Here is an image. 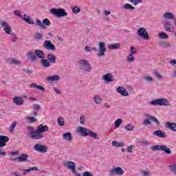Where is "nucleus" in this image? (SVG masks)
<instances>
[{
	"label": "nucleus",
	"mask_w": 176,
	"mask_h": 176,
	"mask_svg": "<svg viewBox=\"0 0 176 176\" xmlns=\"http://www.w3.org/2000/svg\"><path fill=\"white\" fill-rule=\"evenodd\" d=\"M158 37L160 38V39H168V35L164 32H160L158 34Z\"/></svg>",
	"instance_id": "obj_42"
},
{
	"label": "nucleus",
	"mask_w": 176,
	"mask_h": 176,
	"mask_svg": "<svg viewBox=\"0 0 176 176\" xmlns=\"http://www.w3.org/2000/svg\"><path fill=\"white\" fill-rule=\"evenodd\" d=\"M122 123H123V120H122L121 118L117 119L114 122V129H119V127L122 126Z\"/></svg>",
	"instance_id": "obj_35"
},
{
	"label": "nucleus",
	"mask_w": 176,
	"mask_h": 176,
	"mask_svg": "<svg viewBox=\"0 0 176 176\" xmlns=\"http://www.w3.org/2000/svg\"><path fill=\"white\" fill-rule=\"evenodd\" d=\"M160 47L162 49H168V47H171V43H168L167 42H162L160 43Z\"/></svg>",
	"instance_id": "obj_40"
},
{
	"label": "nucleus",
	"mask_w": 176,
	"mask_h": 176,
	"mask_svg": "<svg viewBox=\"0 0 176 176\" xmlns=\"http://www.w3.org/2000/svg\"><path fill=\"white\" fill-rule=\"evenodd\" d=\"M88 135H90V137L94 138V140H100V138H98V134L93 132L91 130L89 131Z\"/></svg>",
	"instance_id": "obj_41"
},
{
	"label": "nucleus",
	"mask_w": 176,
	"mask_h": 176,
	"mask_svg": "<svg viewBox=\"0 0 176 176\" xmlns=\"http://www.w3.org/2000/svg\"><path fill=\"white\" fill-rule=\"evenodd\" d=\"M155 76L158 78V79H163V76H162V74H160V73L157 72H155Z\"/></svg>",
	"instance_id": "obj_57"
},
{
	"label": "nucleus",
	"mask_w": 176,
	"mask_h": 176,
	"mask_svg": "<svg viewBox=\"0 0 176 176\" xmlns=\"http://www.w3.org/2000/svg\"><path fill=\"white\" fill-rule=\"evenodd\" d=\"M16 126H17V122H14L10 126V132L14 133V129H16Z\"/></svg>",
	"instance_id": "obj_45"
},
{
	"label": "nucleus",
	"mask_w": 176,
	"mask_h": 176,
	"mask_svg": "<svg viewBox=\"0 0 176 176\" xmlns=\"http://www.w3.org/2000/svg\"><path fill=\"white\" fill-rule=\"evenodd\" d=\"M26 56L31 61H36V56L34 52L28 51Z\"/></svg>",
	"instance_id": "obj_30"
},
{
	"label": "nucleus",
	"mask_w": 176,
	"mask_h": 176,
	"mask_svg": "<svg viewBox=\"0 0 176 176\" xmlns=\"http://www.w3.org/2000/svg\"><path fill=\"white\" fill-rule=\"evenodd\" d=\"M117 93H119L122 97H129L130 96V94H129V91H127V89L124 88V87L119 86L116 89Z\"/></svg>",
	"instance_id": "obj_14"
},
{
	"label": "nucleus",
	"mask_w": 176,
	"mask_h": 176,
	"mask_svg": "<svg viewBox=\"0 0 176 176\" xmlns=\"http://www.w3.org/2000/svg\"><path fill=\"white\" fill-rule=\"evenodd\" d=\"M109 175H118L122 176L124 174V170L120 166L113 167L109 170Z\"/></svg>",
	"instance_id": "obj_7"
},
{
	"label": "nucleus",
	"mask_w": 176,
	"mask_h": 176,
	"mask_svg": "<svg viewBox=\"0 0 176 176\" xmlns=\"http://www.w3.org/2000/svg\"><path fill=\"white\" fill-rule=\"evenodd\" d=\"M94 102L96 104V105H100V104L102 103V98L98 94H96L94 96Z\"/></svg>",
	"instance_id": "obj_28"
},
{
	"label": "nucleus",
	"mask_w": 176,
	"mask_h": 176,
	"mask_svg": "<svg viewBox=\"0 0 176 176\" xmlns=\"http://www.w3.org/2000/svg\"><path fill=\"white\" fill-rule=\"evenodd\" d=\"M72 12L74 14H78V13H79L80 12V8H78V7H74L72 9Z\"/></svg>",
	"instance_id": "obj_55"
},
{
	"label": "nucleus",
	"mask_w": 176,
	"mask_h": 176,
	"mask_svg": "<svg viewBox=\"0 0 176 176\" xmlns=\"http://www.w3.org/2000/svg\"><path fill=\"white\" fill-rule=\"evenodd\" d=\"M43 25H46L47 27H49L50 25V21H49V19H45L43 21Z\"/></svg>",
	"instance_id": "obj_54"
},
{
	"label": "nucleus",
	"mask_w": 176,
	"mask_h": 176,
	"mask_svg": "<svg viewBox=\"0 0 176 176\" xmlns=\"http://www.w3.org/2000/svg\"><path fill=\"white\" fill-rule=\"evenodd\" d=\"M150 105L153 107H170V101L167 98H158L155 99L149 102Z\"/></svg>",
	"instance_id": "obj_1"
},
{
	"label": "nucleus",
	"mask_w": 176,
	"mask_h": 176,
	"mask_svg": "<svg viewBox=\"0 0 176 176\" xmlns=\"http://www.w3.org/2000/svg\"><path fill=\"white\" fill-rule=\"evenodd\" d=\"M137 35L142 38L143 41H151V37L149 36V34L145 28H140L136 32Z\"/></svg>",
	"instance_id": "obj_5"
},
{
	"label": "nucleus",
	"mask_w": 176,
	"mask_h": 176,
	"mask_svg": "<svg viewBox=\"0 0 176 176\" xmlns=\"http://www.w3.org/2000/svg\"><path fill=\"white\" fill-rule=\"evenodd\" d=\"M164 28L165 31L167 32H173V25H171V22L166 21L164 23Z\"/></svg>",
	"instance_id": "obj_21"
},
{
	"label": "nucleus",
	"mask_w": 176,
	"mask_h": 176,
	"mask_svg": "<svg viewBox=\"0 0 176 176\" xmlns=\"http://www.w3.org/2000/svg\"><path fill=\"white\" fill-rule=\"evenodd\" d=\"M21 19L22 20L25 21V23H28V24H30L32 25H34V24H35V22L34 21V20H32V18L27 16L26 14H23V16H21Z\"/></svg>",
	"instance_id": "obj_23"
},
{
	"label": "nucleus",
	"mask_w": 176,
	"mask_h": 176,
	"mask_svg": "<svg viewBox=\"0 0 176 176\" xmlns=\"http://www.w3.org/2000/svg\"><path fill=\"white\" fill-rule=\"evenodd\" d=\"M102 80H104L106 83H111V82H113V76L112 74L107 73L102 76Z\"/></svg>",
	"instance_id": "obj_15"
},
{
	"label": "nucleus",
	"mask_w": 176,
	"mask_h": 176,
	"mask_svg": "<svg viewBox=\"0 0 176 176\" xmlns=\"http://www.w3.org/2000/svg\"><path fill=\"white\" fill-rule=\"evenodd\" d=\"M82 176H94V175H93V173L89 171H85L82 173Z\"/></svg>",
	"instance_id": "obj_58"
},
{
	"label": "nucleus",
	"mask_w": 176,
	"mask_h": 176,
	"mask_svg": "<svg viewBox=\"0 0 176 176\" xmlns=\"http://www.w3.org/2000/svg\"><path fill=\"white\" fill-rule=\"evenodd\" d=\"M12 102L16 105H23L24 104V98L21 96H15L12 99Z\"/></svg>",
	"instance_id": "obj_19"
},
{
	"label": "nucleus",
	"mask_w": 176,
	"mask_h": 176,
	"mask_svg": "<svg viewBox=\"0 0 176 176\" xmlns=\"http://www.w3.org/2000/svg\"><path fill=\"white\" fill-rule=\"evenodd\" d=\"M89 129H87V128L83 126H78L76 129V132L78 133V134H80V135L82 137H87V135H89Z\"/></svg>",
	"instance_id": "obj_12"
},
{
	"label": "nucleus",
	"mask_w": 176,
	"mask_h": 176,
	"mask_svg": "<svg viewBox=\"0 0 176 176\" xmlns=\"http://www.w3.org/2000/svg\"><path fill=\"white\" fill-rule=\"evenodd\" d=\"M79 64L80 65H81V67H82V69L83 71H85V72H90V71H91L92 68H91V65L90 63H89V62L85 59H81L79 60Z\"/></svg>",
	"instance_id": "obj_9"
},
{
	"label": "nucleus",
	"mask_w": 176,
	"mask_h": 176,
	"mask_svg": "<svg viewBox=\"0 0 176 176\" xmlns=\"http://www.w3.org/2000/svg\"><path fill=\"white\" fill-rule=\"evenodd\" d=\"M47 60L51 63L52 64H56V60H57V58L56 56L53 55V54H49L47 56Z\"/></svg>",
	"instance_id": "obj_33"
},
{
	"label": "nucleus",
	"mask_w": 176,
	"mask_h": 176,
	"mask_svg": "<svg viewBox=\"0 0 176 176\" xmlns=\"http://www.w3.org/2000/svg\"><path fill=\"white\" fill-rule=\"evenodd\" d=\"M62 137L65 141H68L69 142H70V141H72V134L71 133V132L63 133L62 135Z\"/></svg>",
	"instance_id": "obj_27"
},
{
	"label": "nucleus",
	"mask_w": 176,
	"mask_h": 176,
	"mask_svg": "<svg viewBox=\"0 0 176 176\" xmlns=\"http://www.w3.org/2000/svg\"><path fill=\"white\" fill-rule=\"evenodd\" d=\"M37 131H38L41 134H42V133H46V131H49V126L43 124H40L37 127Z\"/></svg>",
	"instance_id": "obj_24"
},
{
	"label": "nucleus",
	"mask_w": 176,
	"mask_h": 176,
	"mask_svg": "<svg viewBox=\"0 0 176 176\" xmlns=\"http://www.w3.org/2000/svg\"><path fill=\"white\" fill-rule=\"evenodd\" d=\"M27 129L28 130V131H30V135L32 134V133H34V128L32 126H27Z\"/></svg>",
	"instance_id": "obj_62"
},
{
	"label": "nucleus",
	"mask_w": 176,
	"mask_h": 176,
	"mask_svg": "<svg viewBox=\"0 0 176 176\" xmlns=\"http://www.w3.org/2000/svg\"><path fill=\"white\" fill-rule=\"evenodd\" d=\"M40 108L41 107H39L38 104H33V109H34V111H39Z\"/></svg>",
	"instance_id": "obj_60"
},
{
	"label": "nucleus",
	"mask_w": 176,
	"mask_h": 176,
	"mask_svg": "<svg viewBox=\"0 0 176 176\" xmlns=\"http://www.w3.org/2000/svg\"><path fill=\"white\" fill-rule=\"evenodd\" d=\"M153 135H155V137H158L159 138H166V137H167L166 132L162 130L155 131L153 132Z\"/></svg>",
	"instance_id": "obj_17"
},
{
	"label": "nucleus",
	"mask_w": 176,
	"mask_h": 176,
	"mask_svg": "<svg viewBox=\"0 0 176 176\" xmlns=\"http://www.w3.org/2000/svg\"><path fill=\"white\" fill-rule=\"evenodd\" d=\"M145 118L146 119L143 120V124H144V126H151V121L155 123L157 126H159V124H160V122H159V120L155 116H150L149 114H146L145 115Z\"/></svg>",
	"instance_id": "obj_4"
},
{
	"label": "nucleus",
	"mask_w": 176,
	"mask_h": 176,
	"mask_svg": "<svg viewBox=\"0 0 176 176\" xmlns=\"http://www.w3.org/2000/svg\"><path fill=\"white\" fill-rule=\"evenodd\" d=\"M34 54H36V57H38V58H41V60L45 58V52L41 50H35Z\"/></svg>",
	"instance_id": "obj_32"
},
{
	"label": "nucleus",
	"mask_w": 176,
	"mask_h": 176,
	"mask_svg": "<svg viewBox=\"0 0 176 176\" xmlns=\"http://www.w3.org/2000/svg\"><path fill=\"white\" fill-rule=\"evenodd\" d=\"M166 129H168V130H170V131H174L175 133H176V123L175 122H167L166 123Z\"/></svg>",
	"instance_id": "obj_20"
},
{
	"label": "nucleus",
	"mask_w": 176,
	"mask_h": 176,
	"mask_svg": "<svg viewBox=\"0 0 176 176\" xmlns=\"http://www.w3.org/2000/svg\"><path fill=\"white\" fill-rule=\"evenodd\" d=\"M175 16L173 12H166L163 14V18L166 20H174Z\"/></svg>",
	"instance_id": "obj_25"
},
{
	"label": "nucleus",
	"mask_w": 176,
	"mask_h": 176,
	"mask_svg": "<svg viewBox=\"0 0 176 176\" xmlns=\"http://www.w3.org/2000/svg\"><path fill=\"white\" fill-rule=\"evenodd\" d=\"M65 168L67 170H70L72 173H75V170H76V164L72 161H65L63 163Z\"/></svg>",
	"instance_id": "obj_11"
},
{
	"label": "nucleus",
	"mask_w": 176,
	"mask_h": 176,
	"mask_svg": "<svg viewBox=\"0 0 176 176\" xmlns=\"http://www.w3.org/2000/svg\"><path fill=\"white\" fill-rule=\"evenodd\" d=\"M28 159V155L25 153H23L21 155V156L17 157L14 159H11V160H15L18 162H27Z\"/></svg>",
	"instance_id": "obj_22"
},
{
	"label": "nucleus",
	"mask_w": 176,
	"mask_h": 176,
	"mask_svg": "<svg viewBox=\"0 0 176 176\" xmlns=\"http://www.w3.org/2000/svg\"><path fill=\"white\" fill-rule=\"evenodd\" d=\"M126 63H134L135 61V57H134V55L129 54L126 57Z\"/></svg>",
	"instance_id": "obj_36"
},
{
	"label": "nucleus",
	"mask_w": 176,
	"mask_h": 176,
	"mask_svg": "<svg viewBox=\"0 0 176 176\" xmlns=\"http://www.w3.org/2000/svg\"><path fill=\"white\" fill-rule=\"evenodd\" d=\"M140 144L144 145V146H149V142L146 140H140Z\"/></svg>",
	"instance_id": "obj_51"
},
{
	"label": "nucleus",
	"mask_w": 176,
	"mask_h": 176,
	"mask_svg": "<svg viewBox=\"0 0 176 176\" xmlns=\"http://www.w3.org/2000/svg\"><path fill=\"white\" fill-rule=\"evenodd\" d=\"M98 50L97 56L98 57H104L105 56V53H107V46L104 42H99L98 43Z\"/></svg>",
	"instance_id": "obj_8"
},
{
	"label": "nucleus",
	"mask_w": 176,
	"mask_h": 176,
	"mask_svg": "<svg viewBox=\"0 0 176 176\" xmlns=\"http://www.w3.org/2000/svg\"><path fill=\"white\" fill-rule=\"evenodd\" d=\"M8 63H9V64H13L14 65H20V64H21V61L12 58L8 59Z\"/></svg>",
	"instance_id": "obj_38"
},
{
	"label": "nucleus",
	"mask_w": 176,
	"mask_h": 176,
	"mask_svg": "<svg viewBox=\"0 0 176 176\" xmlns=\"http://www.w3.org/2000/svg\"><path fill=\"white\" fill-rule=\"evenodd\" d=\"M43 48L45 50H49L50 52H56V45L52 43V41L50 40H45L43 44Z\"/></svg>",
	"instance_id": "obj_10"
},
{
	"label": "nucleus",
	"mask_w": 176,
	"mask_h": 176,
	"mask_svg": "<svg viewBox=\"0 0 176 176\" xmlns=\"http://www.w3.org/2000/svg\"><path fill=\"white\" fill-rule=\"evenodd\" d=\"M50 13H51V14H54L55 17H65L68 16V12H65V10L63 8H52L50 10Z\"/></svg>",
	"instance_id": "obj_3"
},
{
	"label": "nucleus",
	"mask_w": 176,
	"mask_h": 176,
	"mask_svg": "<svg viewBox=\"0 0 176 176\" xmlns=\"http://www.w3.org/2000/svg\"><path fill=\"white\" fill-rule=\"evenodd\" d=\"M34 149L40 153H46L47 152V146L39 144L34 145Z\"/></svg>",
	"instance_id": "obj_13"
},
{
	"label": "nucleus",
	"mask_w": 176,
	"mask_h": 176,
	"mask_svg": "<svg viewBox=\"0 0 176 176\" xmlns=\"http://www.w3.org/2000/svg\"><path fill=\"white\" fill-rule=\"evenodd\" d=\"M26 120H28V123H35L36 122V118L34 117H27Z\"/></svg>",
	"instance_id": "obj_49"
},
{
	"label": "nucleus",
	"mask_w": 176,
	"mask_h": 176,
	"mask_svg": "<svg viewBox=\"0 0 176 176\" xmlns=\"http://www.w3.org/2000/svg\"><path fill=\"white\" fill-rule=\"evenodd\" d=\"M36 25L41 27V28H45V25H43V22L39 19H36Z\"/></svg>",
	"instance_id": "obj_52"
},
{
	"label": "nucleus",
	"mask_w": 176,
	"mask_h": 176,
	"mask_svg": "<svg viewBox=\"0 0 176 176\" xmlns=\"http://www.w3.org/2000/svg\"><path fill=\"white\" fill-rule=\"evenodd\" d=\"M58 124L60 126H65V120L63 117L58 118Z\"/></svg>",
	"instance_id": "obj_43"
},
{
	"label": "nucleus",
	"mask_w": 176,
	"mask_h": 176,
	"mask_svg": "<svg viewBox=\"0 0 176 176\" xmlns=\"http://www.w3.org/2000/svg\"><path fill=\"white\" fill-rule=\"evenodd\" d=\"M103 14L104 16H109V14H111V11L109 10H104L103 11Z\"/></svg>",
	"instance_id": "obj_63"
},
{
	"label": "nucleus",
	"mask_w": 176,
	"mask_h": 176,
	"mask_svg": "<svg viewBox=\"0 0 176 176\" xmlns=\"http://www.w3.org/2000/svg\"><path fill=\"white\" fill-rule=\"evenodd\" d=\"M131 53L130 54L134 55L137 54V48H135L134 46L131 45L130 47Z\"/></svg>",
	"instance_id": "obj_50"
},
{
	"label": "nucleus",
	"mask_w": 176,
	"mask_h": 176,
	"mask_svg": "<svg viewBox=\"0 0 176 176\" xmlns=\"http://www.w3.org/2000/svg\"><path fill=\"white\" fill-rule=\"evenodd\" d=\"M150 149L151 151H153V152H156V151H163V152L166 155H171V149H170L167 146L154 145L150 146Z\"/></svg>",
	"instance_id": "obj_2"
},
{
	"label": "nucleus",
	"mask_w": 176,
	"mask_h": 176,
	"mask_svg": "<svg viewBox=\"0 0 176 176\" xmlns=\"http://www.w3.org/2000/svg\"><path fill=\"white\" fill-rule=\"evenodd\" d=\"M120 48V43H110L108 45V49L110 50H115Z\"/></svg>",
	"instance_id": "obj_31"
},
{
	"label": "nucleus",
	"mask_w": 176,
	"mask_h": 176,
	"mask_svg": "<svg viewBox=\"0 0 176 176\" xmlns=\"http://www.w3.org/2000/svg\"><path fill=\"white\" fill-rule=\"evenodd\" d=\"M133 148H134V146L131 145L127 147V151L129 153H133Z\"/></svg>",
	"instance_id": "obj_59"
},
{
	"label": "nucleus",
	"mask_w": 176,
	"mask_h": 176,
	"mask_svg": "<svg viewBox=\"0 0 176 176\" xmlns=\"http://www.w3.org/2000/svg\"><path fill=\"white\" fill-rule=\"evenodd\" d=\"M123 9H124V10H134V9H135V8H134L131 4L130 3H126L123 6Z\"/></svg>",
	"instance_id": "obj_39"
},
{
	"label": "nucleus",
	"mask_w": 176,
	"mask_h": 176,
	"mask_svg": "<svg viewBox=\"0 0 176 176\" xmlns=\"http://www.w3.org/2000/svg\"><path fill=\"white\" fill-rule=\"evenodd\" d=\"M111 145L113 146H116V148H119L120 146H125L126 144L123 143V142H118L116 141H113L111 142Z\"/></svg>",
	"instance_id": "obj_37"
},
{
	"label": "nucleus",
	"mask_w": 176,
	"mask_h": 176,
	"mask_svg": "<svg viewBox=\"0 0 176 176\" xmlns=\"http://www.w3.org/2000/svg\"><path fill=\"white\" fill-rule=\"evenodd\" d=\"M0 156H6V153L5 152V150L1 148V147H0Z\"/></svg>",
	"instance_id": "obj_61"
},
{
	"label": "nucleus",
	"mask_w": 176,
	"mask_h": 176,
	"mask_svg": "<svg viewBox=\"0 0 176 176\" xmlns=\"http://www.w3.org/2000/svg\"><path fill=\"white\" fill-rule=\"evenodd\" d=\"M35 39L36 41H42L43 39V36L41 33L37 32L35 34Z\"/></svg>",
	"instance_id": "obj_46"
},
{
	"label": "nucleus",
	"mask_w": 176,
	"mask_h": 176,
	"mask_svg": "<svg viewBox=\"0 0 176 176\" xmlns=\"http://www.w3.org/2000/svg\"><path fill=\"white\" fill-rule=\"evenodd\" d=\"M85 122H86V119L85 118V116H82L80 118V124H85Z\"/></svg>",
	"instance_id": "obj_56"
},
{
	"label": "nucleus",
	"mask_w": 176,
	"mask_h": 176,
	"mask_svg": "<svg viewBox=\"0 0 176 176\" xmlns=\"http://www.w3.org/2000/svg\"><path fill=\"white\" fill-rule=\"evenodd\" d=\"M30 137L33 140H41V138H43V134L40 133L39 131H38V129H36V131H34Z\"/></svg>",
	"instance_id": "obj_16"
},
{
	"label": "nucleus",
	"mask_w": 176,
	"mask_h": 176,
	"mask_svg": "<svg viewBox=\"0 0 176 176\" xmlns=\"http://www.w3.org/2000/svg\"><path fill=\"white\" fill-rule=\"evenodd\" d=\"M41 65L43 68H49L50 67V63L47 59H43L41 60Z\"/></svg>",
	"instance_id": "obj_34"
},
{
	"label": "nucleus",
	"mask_w": 176,
	"mask_h": 176,
	"mask_svg": "<svg viewBox=\"0 0 176 176\" xmlns=\"http://www.w3.org/2000/svg\"><path fill=\"white\" fill-rule=\"evenodd\" d=\"M144 80L148 82H153V77L150 76H146L143 77Z\"/></svg>",
	"instance_id": "obj_48"
},
{
	"label": "nucleus",
	"mask_w": 176,
	"mask_h": 176,
	"mask_svg": "<svg viewBox=\"0 0 176 176\" xmlns=\"http://www.w3.org/2000/svg\"><path fill=\"white\" fill-rule=\"evenodd\" d=\"M46 80L50 82H57V81L60 80V76L54 75V76H48L46 78Z\"/></svg>",
	"instance_id": "obj_26"
},
{
	"label": "nucleus",
	"mask_w": 176,
	"mask_h": 176,
	"mask_svg": "<svg viewBox=\"0 0 176 176\" xmlns=\"http://www.w3.org/2000/svg\"><path fill=\"white\" fill-rule=\"evenodd\" d=\"M14 14L15 15V16H16L17 17H21H21H23V15H21V11H20V10H15V11H14Z\"/></svg>",
	"instance_id": "obj_53"
},
{
	"label": "nucleus",
	"mask_w": 176,
	"mask_h": 176,
	"mask_svg": "<svg viewBox=\"0 0 176 176\" xmlns=\"http://www.w3.org/2000/svg\"><path fill=\"white\" fill-rule=\"evenodd\" d=\"M170 65H173V67H174V65H176V59H173L170 61Z\"/></svg>",
	"instance_id": "obj_64"
},
{
	"label": "nucleus",
	"mask_w": 176,
	"mask_h": 176,
	"mask_svg": "<svg viewBox=\"0 0 176 176\" xmlns=\"http://www.w3.org/2000/svg\"><path fill=\"white\" fill-rule=\"evenodd\" d=\"M29 87L30 89H38V90H41V91H45V87L42 85H38L35 83H31L29 85Z\"/></svg>",
	"instance_id": "obj_29"
},
{
	"label": "nucleus",
	"mask_w": 176,
	"mask_h": 176,
	"mask_svg": "<svg viewBox=\"0 0 176 176\" xmlns=\"http://www.w3.org/2000/svg\"><path fill=\"white\" fill-rule=\"evenodd\" d=\"M125 130H126V131H133V130H134V126L131 124H127L125 126Z\"/></svg>",
	"instance_id": "obj_47"
},
{
	"label": "nucleus",
	"mask_w": 176,
	"mask_h": 176,
	"mask_svg": "<svg viewBox=\"0 0 176 176\" xmlns=\"http://www.w3.org/2000/svg\"><path fill=\"white\" fill-rule=\"evenodd\" d=\"M129 2L134 6H137V5H140V3H142V0H129Z\"/></svg>",
	"instance_id": "obj_44"
},
{
	"label": "nucleus",
	"mask_w": 176,
	"mask_h": 176,
	"mask_svg": "<svg viewBox=\"0 0 176 176\" xmlns=\"http://www.w3.org/2000/svg\"><path fill=\"white\" fill-rule=\"evenodd\" d=\"M6 142H9V137L5 135H0V148L6 146Z\"/></svg>",
	"instance_id": "obj_18"
},
{
	"label": "nucleus",
	"mask_w": 176,
	"mask_h": 176,
	"mask_svg": "<svg viewBox=\"0 0 176 176\" xmlns=\"http://www.w3.org/2000/svg\"><path fill=\"white\" fill-rule=\"evenodd\" d=\"M1 25L3 27V31L7 34V35H12V36H14L15 39H19L14 33H12V26L9 25L8 22L6 21H1Z\"/></svg>",
	"instance_id": "obj_6"
}]
</instances>
